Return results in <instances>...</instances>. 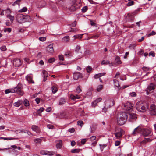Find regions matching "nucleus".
I'll return each instance as SVG.
<instances>
[{
  "mask_svg": "<svg viewBox=\"0 0 156 156\" xmlns=\"http://www.w3.org/2000/svg\"><path fill=\"white\" fill-rule=\"evenodd\" d=\"M128 115L125 112L119 113L117 116V122L120 125H123L126 122Z\"/></svg>",
  "mask_w": 156,
  "mask_h": 156,
  "instance_id": "f257e3e1",
  "label": "nucleus"
},
{
  "mask_svg": "<svg viewBox=\"0 0 156 156\" xmlns=\"http://www.w3.org/2000/svg\"><path fill=\"white\" fill-rule=\"evenodd\" d=\"M148 108V105L145 102L140 101L137 102L136 104V108L140 112H145Z\"/></svg>",
  "mask_w": 156,
  "mask_h": 156,
  "instance_id": "f03ea898",
  "label": "nucleus"
},
{
  "mask_svg": "<svg viewBox=\"0 0 156 156\" xmlns=\"http://www.w3.org/2000/svg\"><path fill=\"white\" fill-rule=\"evenodd\" d=\"M142 134L145 136H152V133L151 129H144L143 128V129L142 130Z\"/></svg>",
  "mask_w": 156,
  "mask_h": 156,
  "instance_id": "7ed1b4c3",
  "label": "nucleus"
},
{
  "mask_svg": "<svg viewBox=\"0 0 156 156\" xmlns=\"http://www.w3.org/2000/svg\"><path fill=\"white\" fill-rule=\"evenodd\" d=\"M124 109L127 111H132L134 107L133 104H131L129 102H127L124 105Z\"/></svg>",
  "mask_w": 156,
  "mask_h": 156,
  "instance_id": "20e7f679",
  "label": "nucleus"
},
{
  "mask_svg": "<svg viewBox=\"0 0 156 156\" xmlns=\"http://www.w3.org/2000/svg\"><path fill=\"white\" fill-rule=\"evenodd\" d=\"M143 129V127L141 125H140L134 129L132 134L134 135H136L139 133L142 134Z\"/></svg>",
  "mask_w": 156,
  "mask_h": 156,
  "instance_id": "39448f33",
  "label": "nucleus"
},
{
  "mask_svg": "<svg viewBox=\"0 0 156 156\" xmlns=\"http://www.w3.org/2000/svg\"><path fill=\"white\" fill-rule=\"evenodd\" d=\"M128 115H129V118L128 119V121L131 122H133L136 120L137 119L136 115L133 113H129L128 114Z\"/></svg>",
  "mask_w": 156,
  "mask_h": 156,
  "instance_id": "423d86ee",
  "label": "nucleus"
},
{
  "mask_svg": "<svg viewBox=\"0 0 156 156\" xmlns=\"http://www.w3.org/2000/svg\"><path fill=\"white\" fill-rule=\"evenodd\" d=\"M24 17L25 16L22 14H18L16 17L17 21L20 23H24Z\"/></svg>",
  "mask_w": 156,
  "mask_h": 156,
  "instance_id": "0eeeda50",
  "label": "nucleus"
},
{
  "mask_svg": "<svg viewBox=\"0 0 156 156\" xmlns=\"http://www.w3.org/2000/svg\"><path fill=\"white\" fill-rule=\"evenodd\" d=\"M13 62V65L16 67L20 66L22 64L21 61L19 59L15 58Z\"/></svg>",
  "mask_w": 156,
  "mask_h": 156,
  "instance_id": "6e6552de",
  "label": "nucleus"
},
{
  "mask_svg": "<svg viewBox=\"0 0 156 156\" xmlns=\"http://www.w3.org/2000/svg\"><path fill=\"white\" fill-rule=\"evenodd\" d=\"M116 132L114 133L115 137L117 138H119L121 137L122 135V130L120 128L115 130Z\"/></svg>",
  "mask_w": 156,
  "mask_h": 156,
  "instance_id": "1a4fd4ad",
  "label": "nucleus"
},
{
  "mask_svg": "<svg viewBox=\"0 0 156 156\" xmlns=\"http://www.w3.org/2000/svg\"><path fill=\"white\" fill-rule=\"evenodd\" d=\"M150 114L151 115H156V112L155 110V107L154 105L152 104L151 105L150 107Z\"/></svg>",
  "mask_w": 156,
  "mask_h": 156,
  "instance_id": "9d476101",
  "label": "nucleus"
},
{
  "mask_svg": "<svg viewBox=\"0 0 156 156\" xmlns=\"http://www.w3.org/2000/svg\"><path fill=\"white\" fill-rule=\"evenodd\" d=\"M40 153L42 155H48L50 156L53 155L54 154L53 152H50L45 150L41 151Z\"/></svg>",
  "mask_w": 156,
  "mask_h": 156,
  "instance_id": "9b49d317",
  "label": "nucleus"
},
{
  "mask_svg": "<svg viewBox=\"0 0 156 156\" xmlns=\"http://www.w3.org/2000/svg\"><path fill=\"white\" fill-rule=\"evenodd\" d=\"M114 104L113 100L112 99L109 100L107 101L105 103V107L109 108L112 106Z\"/></svg>",
  "mask_w": 156,
  "mask_h": 156,
  "instance_id": "f8f14e48",
  "label": "nucleus"
},
{
  "mask_svg": "<svg viewBox=\"0 0 156 156\" xmlns=\"http://www.w3.org/2000/svg\"><path fill=\"white\" fill-rule=\"evenodd\" d=\"M75 51L76 53L79 54V58H80L83 56V55L80 50V47L79 46L77 45L76 46Z\"/></svg>",
  "mask_w": 156,
  "mask_h": 156,
  "instance_id": "ddd939ff",
  "label": "nucleus"
},
{
  "mask_svg": "<svg viewBox=\"0 0 156 156\" xmlns=\"http://www.w3.org/2000/svg\"><path fill=\"white\" fill-rule=\"evenodd\" d=\"M32 76L31 74H28L26 76L27 81L30 83H34V82L32 80Z\"/></svg>",
  "mask_w": 156,
  "mask_h": 156,
  "instance_id": "4468645a",
  "label": "nucleus"
},
{
  "mask_svg": "<svg viewBox=\"0 0 156 156\" xmlns=\"http://www.w3.org/2000/svg\"><path fill=\"white\" fill-rule=\"evenodd\" d=\"M47 51L50 53H52L54 52L53 44H51L47 47Z\"/></svg>",
  "mask_w": 156,
  "mask_h": 156,
  "instance_id": "2eb2a0df",
  "label": "nucleus"
},
{
  "mask_svg": "<svg viewBox=\"0 0 156 156\" xmlns=\"http://www.w3.org/2000/svg\"><path fill=\"white\" fill-rule=\"evenodd\" d=\"M62 145V140H58L56 145V147L57 149H60L61 148Z\"/></svg>",
  "mask_w": 156,
  "mask_h": 156,
  "instance_id": "dca6fc26",
  "label": "nucleus"
},
{
  "mask_svg": "<svg viewBox=\"0 0 156 156\" xmlns=\"http://www.w3.org/2000/svg\"><path fill=\"white\" fill-rule=\"evenodd\" d=\"M102 99L101 98H99L96 99L94 101H93L92 103V105L94 107L96 106L97 103L101 101Z\"/></svg>",
  "mask_w": 156,
  "mask_h": 156,
  "instance_id": "f3484780",
  "label": "nucleus"
},
{
  "mask_svg": "<svg viewBox=\"0 0 156 156\" xmlns=\"http://www.w3.org/2000/svg\"><path fill=\"white\" fill-rule=\"evenodd\" d=\"M67 8L70 11L73 12L74 11H75L76 9V4L74 3L71 6L68 5Z\"/></svg>",
  "mask_w": 156,
  "mask_h": 156,
  "instance_id": "a211bd4d",
  "label": "nucleus"
},
{
  "mask_svg": "<svg viewBox=\"0 0 156 156\" xmlns=\"http://www.w3.org/2000/svg\"><path fill=\"white\" fill-rule=\"evenodd\" d=\"M31 129L33 131L37 133H39L40 132L39 128L38 126L36 125H32L31 127Z\"/></svg>",
  "mask_w": 156,
  "mask_h": 156,
  "instance_id": "6ab92c4d",
  "label": "nucleus"
},
{
  "mask_svg": "<svg viewBox=\"0 0 156 156\" xmlns=\"http://www.w3.org/2000/svg\"><path fill=\"white\" fill-rule=\"evenodd\" d=\"M42 73L44 77L43 80L44 81H45L47 80V78L48 76L49 75L48 72L45 70H43Z\"/></svg>",
  "mask_w": 156,
  "mask_h": 156,
  "instance_id": "aec40b11",
  "label": "nucleus"
},
{
  "mask_svg": "<svg viewBox=\"0 0 156 156\" xmlns=\"http://www.w3.org/2000/svg\"><path fill=\"white\" fill-rule=\"evenodd\" d=\"M23 101L21 100H19L17 102H16L14 103V105L15 107H19L23 103Z\"/></svg>",
  "mask_w": 156,
  "mask_h": 156,
  "instance_id": "412c9836",
  "label": "nucleus"
},
{
  "mask_svg": "<svg viewBox=\"0 0 156 156\" xmlns=\"http://www.w3.org/2000/svg\"><path fill=\"white\" fill-rule=\"evenodd\" d=\"M16 90L13 88H9L6 89L5 90V92L6 94H8L9 93H14L15 92Z\"/></svg>",
  "mask_w": 156,
  "mask_h": 156,
  "instance_id": "4be33fe9",
  "label": "nucleus"
},
{
  "mask_svg": "<svg viewBox=\"0 0 156 156\" xmlns=\"http://www.w3.org/2000/svg\"><path fill=\"white\" fill-rule=\"evenodd\" d=\"M73 78L75 80H77L79 78V72L73 73Z\"/></svg>",
  "mask_w": 156,
  "mask_h": 156,
  "instance_id": "5701e85b",
  "label": "nucleus"
},
{
  "mask_svg": "<svg viewBox=\"0 0 156 156\" xmlns=\"http://www.w3.org/2000/svg\"><path fill=\"white\" fill-rule=\"evenodd\" d=\"M25 22H30L31 21V17L30 16H25V17H24V19Z\"/></svg>",
  "mask_w": 156,
  "mask_h": 156,
  "instance_id": "b1692460",
  "label": "nucleus"
},
{
  "mask_svg": "<svg viewBox=\"0 0 156 156\" xmlns=\"http://www.w3.org/2000/svg\"><path fill=\"white\" fill-rule=\"evenodd\" d=\"M6 17L10 20V21L12 23H13V21L15 19V18L14 16H12L10 14L7 15Z\"/></svg>",
  "mask_w": 156,
  "mask_h": 156,
  "instance_id": "393cba45",
  "label": "nucleus"
},
{
  "mask_svg": "<svg viewBox=\"0 0 156 156\" xmlns=\"http://www.w3.org/2000/svg\"><path fill=\"white\" fill-rule=\"evenodd\" d=\"M115 60L116 63L118 64H120L122 63L120 58L118 56L116 57Z\"/></svg>",
  "mask_w": 156,
  "mask_h": 156,
  "instance_id": "a878e982",
  "label": "nucleus"
},
{
  "mask_svg": "<svg viewBox=\"0 0 156 156\" xmlns=\"http://www.w3.org/2000/svg\"><path fill=\"white\" fill-rule=\"evenodd\" d=\"M0 139H2L5 140H16L18 139L17 138H6L5 137H0Z\"/></svg>",
  "mask_w": 156,
  "mask_h": 156,
  "instance_id": "bb28decb",
  "label": "nucleus"
},
{
  "mask_svg": "<svg viewBox=\"0 0 156 156\" xmlns=\"http://www.w3.org/2000/svg\"><path fill=\"white\" fill-rule=\"evenodd\" d=\"M66 102V100L65 98H61L59 100V105H61L65 103Z\"/></svg>",
  "mask_w": 156,
  "mask_h": 156,
  "instance_id": "cd10ccee",
  "label": "nucleus"
},
{
  "mask_svg": "<svg viewBox=\"0 0 156 156\" xmlns=\"http://www.w3.org/2000/svg\"><path fill=\"white\" fill-rule=\"evenodd\" d=\"M113 81L115 86L117 87H118L120 86L119 82L117 80L114 79L113 80Z\"/></svg>",
  "mask_w": 156,
  "mask_h": 156,
  "instance_id": "c85d7f7f",
  "label": "nucleus"
},
{
  "mask_svg": "<svg viewBox=\"0 0 156 156\" xmlns=\"http://www.w3.org/2000/svg\"><path fill=\"white\" fill-rule=\"evenodd\" d=\"M27 8L26 7H23V8H22L21 9L19 10L18 11V12H20V13H22V12H26L27 11Z\"/></svg>",
  "mask_w": 156,
  "mask_h": 156,
  "instance_id": "c756f323",
  "label": "nucleus"
},
{
  "mask_svg": "<svg viewBox=\"0 0 156 156\" xmlns=\"http://www.w3.org/2000/svg\"><path fill=\"white\" fill-rule=\"evenodd\" d=\"M69 36H66L62 39V41L65 42H67L69 41Z\"/></svg>",
  "mask_w": 156,
  "mask_h": 156,
  "instance_id": "7c9ffc66",
  "label": "nucleus"
},
{
  "mask_svg": "<svg viewBox=\"0 0 156 156\" xmlns=\"http://www.w3.org/2000/svg\"><path fill=\"white\" fill-rule=\"evenodd\" d=\"M4 12L5 14H6V15H10V14L12 12L11 10L9 8H8L6 9L5 10Z\"/></svg>",
  "mask_w": 156,
  "mask_h": 156,
  "instance_id": "2f4dec72",
  "label": "nucleus"
},
{
  "mask_svg": "<svg viewBox=\"0 0 156 156\" xmlns=\"http://www.w3.org/2000/svg\"><path fill=\"white\" fill-rule=\"evenodd\" d=\"M80 151V149H73L71 150V152L72 153H78Z\"/></svg>",
  "mask_w": 156,
  "mask_h": 156,
  "instance_id": "473e14b6",
  "label": "nucleus"
},
{
  "mask_svg": "<svg viewBox=\"0 0 156 156\" xmlns=\"http://www.w3.org/2000/svg\"><path fill=\"white\" fill-rule=\"evenodd\" d=\"M90 139L91 141L94 140L93 144H96L97 143V142L95 140L96 139V136H92L90 137Z\"/></svg>",
  "mask_w": 156,
  "mask_h": 156,
  "instance_id": "72a5a7b5",
  "label": "nucleus"
},
{
  "mask_svg": "<svg viewBox=\"0 0 156 156\" xmlns=\"http://www.w3.org/2000/svg\"><path fill=\"white\" fill-rule=\"evenodd\" d=\"M65 55L67 57L72 55V53L70 51H67L65 53Z\"/></svg>",
  "mask_w": 156,
  "mask_h": 156,
  "instance_id": "f704fd0d",
  "label": "nucleus"
},
{
  "mask_svg": "<svg viewBox=\"0 0 156 156\" xmlns=\"http://www.w3.org/2000/svg\"><path fill=\"white\" fill-rule=\"evenodd\" d=\"M44 110V108H41L37 110V113L38 115L41 116V112Z\"/></svg>",
  "mask_w": 156,
  "mask_h": 156,
  "instance_id": "c9c22d12",
  "label": "nucleus"
},
{
  "mask_svg": "<svg viewBox=\"0 0 156 156\" xmlns=\"http://www.w3.org/2000/svg\"><path fill=\"white\" fill-rule=\"evenodd\" d=\"M24 104L25 106H28L29 105V101L26 99H25L24 101Z\"/></svg>",
  "mask_w": 156,
  "mask_h": 156,
  "instance_id": "e433bc0d",
  "label": "nucleus"
},
{
  "mask_svg": "<svg viewBox=\"0 0 156 156\" xmlns=\"http://www.w3.org/2000/svg\"><path fill=\"white\" fill-rule=\"evenodd\" d=\"M102 65H107L109 64V61L108 60H103L101 62Z\"/></svg>",
  "mask_w": 156,
  "mask_h": 156,
  "instance_id": "4c0bfd02",
  "label": "nucleus"
},
{
  "mask_svg": "<svg viewBox=\"0 0 156 156\" xmlns=\"http://www.w3.org/2000/svg\"><path fill=\"white\" fill-rule=\"evenodd\" d=\"M83 35V34H78L77 35H74V36H73V37H74V38L75 39H76V38H81L82 37V35Z\"/></svg>",
  "mask_w": 156,
  "mask_h": 156,
  "instance_id": "58836bf2",
  "label": "nucleus"
},
{
  "mask_svg": "<svg viewBox=\"0 0 156 156\" xmlns=\"http://www.w3.org/2000/svg\"><path fill=\"white\" fill-rule=\"evenodd\" d=\"M127 3L126 5L128 6H132L134 4V2L133 1H130Z\"/></svg>",
  "mask_w": 156,
  "mask_h": 156,
  "instance_id": "ea45409f",
  "label": "nucleus"
},
{
  "mask_svg": "<svg viewBox=\"0 0 156 156\" xmlns=\"http://www.w3.org/2000/svg\"><path fill=\"white\" fill-rule=\"evenodd\" d=\"M136 46V45L135 44H130L129 46V48L131 49H134V48Z\"/></svg>",
  "mask_w": 156,
  "mask_h": 156,
  "instance_id": "a19ab883",
  "label": "nucleus"
},
{
  "mask_svg": "<svg viewBox=\"0 0 156 156\" xmlns=\"http://www.w3.org/2000/svg\"><path fill=\"white\" fill-rule=\"evenodd\" d=\"M21 2L20 0H17L15 1L14 3L12 4V5L15 6L16 5H19L20 2Z\"/></svg>",
  "mask_w": 156,
  "mask_h": 156,
  "instance_id": "79ce46f5",
  "label": "nucleus"
},
{
  "mask_svg": "<svg viewBox=\"0 0 156 156\" xmlns=\"http://www.w3.org/2000/svg\"><path fill=\"white\" fill-rule=\"evenodd\" d=\"M4 31L5 32H8L9 33L10 32L12 31V29L10 28H5L4 30Z\"/></svg>",
  "mask_w": 156,
  "mask_h": 156,
  "instance_id": "37998d69",
  "label": "nucleus"
},
{
  "mask_svg": "<svg viewBox=\"0 0 156 156\" xmlns=\"http://www.w3.org/2000/svg\"><path fill=\"white\" fill-rule=\"evenodd\" d=\"M34 141L35 143H38L41 142V140L40 138H37L34 139Z\"/></svg>",
  "mask_w": 156,
  "mask_h": 156,
  "instance_id": "c03bdc74",
  "label": "nucleus"
},
{
  "mask_svg": "<svg viewBox=\"0 0 156 156\" xmlns=\"http://www.w3.org/2000/svg\"><path fill=\"white\" fill-rule=\"evenodd\" d=\"M88 7L87 6H85L83 7L81 9L82 12H86L87 10Z\"/></svg>",
  "mask_w": 156,
  "mask_h": 156,
  "instance_id": "a18cd8bd",
  "label": "nucleus"
},
{
  "mask_svg": "<svg viewBox=\"0 0 156 156\" xmlns=\"http://www.w3.org/2000/svg\"><path fill=\"white\" fill-rule=\"evenodd\" d=\"M96 130V128L94 127H90V130L91 133H94Z\"/></svg>",
  "mask_w": 156,
  "mask_h": 156,
  "instance_id": "49530a36",
  "label": "nucleus"
},
{
  "mask_svg": "<svg viewBox=\"0 0 156 156\" xmlns=\"http://www.w3.org/2000/svg\"><path fill=\"white\" fill-rule=\"evenodd\" d=\"M92 68L90 66H88L86 68V70L87 72H90L92 70Z\"/></svg>",
  "mask_w": 156,
  "mask_h": 156,
  "instance_id": "de8ad7c7",
  "label": "nucleus"
},
{
  "mask_svg": "<svg viewBox=\"0 0 156 156\" xmlns=\"http://www.w3.org/2000/svg\"><path fill=\"white\" fill-rule=\"evenodd\" d=\"M70 99L73 100H75L76 99V96L73 94H71L70 96Z\"/></svg>",
  "mask_w": 156,
  "mask_h": 156,
  "instance_id": "09e8293b",
  "label": "nucleus"
},
{
  "mask_svg": "<svg viewBox=\"0 0 156 156\" xmlns=\"http://www.w3.org/2000/svg\"><path fill=\"white\" fill-rule=\"evenodd\" d=\"M39 39L41 41H44L46 40V38L45 37H39Z\"/></svg>",
  "mask_w": 156,
  "mask_h": 156,
  "instance_id": "8fccbe9b",
  "label": "nucleus"
},
{
  "mask_svg": "<svg viewBox=\"0 0 156 156\" xmlns=\"http://www.w3.org/2000/svg\"><path fill=\"white\" fill-rule=\"evenodd\" d=\"M149 56H152L153 57H154L155 56V53L153 51H150L149 53Z\"/></svg>",
  "mask_w": 156,
  "mask_h": 156,
  "instance_id": "3c124183",
  "label": "nucleus"
},
{
  "mask_svg": "<svg viewBox=\"0 0 156 156\" xmlns=\"http://www.w3.org/2000/svg\"><path fill=\"white\" fill-rule=\"evenodd\" d=\"M77 123L78 125L82 126L83 125V122L82 121H78L77 122Z\"/></svg>",
  "mask_w": 156,
  "mask_h": 156,
  "instance_id": "603ef678",
  "label": "nucleus"
},
{
  "mask_svg": "<svg viewBox=\"0 0 156 156\" xmlns=\"http://www.w3.org/2000/svg\"><path fill=\"white\" fill-rule=\"evenodd\" d=\"M55 60V58H51L48 60V62L49 63L53 62Z\"/></svg>",
  "mask_w": 156,
  "mask_h": 156,
  "instance_id": "864d4df0",
  "label": "nucleus"
},
{
  "mask_svg": "<svg viewBox=\"0 0 156 156\" xmlns=\"http://www.w3.org/2000/svg\"><path fill=\"white\" fill-rule=\"evenodd\" d=\"M71 30H70L69 31L70 32H75L77 31L78 29L77 28H71Z\"/></svg>",
  "mask_w": 156,
  "mask_h": 156,
  "instance_id": "5fc2aeb1",
  "label": "nucleus"
},
{
  "mask_svg": "<svg viewBox=\"0 0 156 156\" xmlns=\"http://www.w3.org/2000/svg\"><path fill=\"white\" fill-rule=\"evenodd\" d=\"M1 50L2 51H4L6 50V48L5 46H3L0 48Z\"/></svg>",
  "mask_w": 156,
  "mask_h": 156,
  "instance_id": "6e6d98bb",
  "label": "nucleus"
},
{
  "mask_svg": "<svg viewBox=\"0 0 156 156\" xmlns=\"http://www.w3.org/2000/svg\"><path fill=\"white\" fill-rule=\"evenodd\" d=\"M59 58L60 60L62 61L64 60L63 56L62 55H59Z\"/></svg>",
  "mask_w": 156,
  "mask_h": 156,
  "instance_id": "4d7b16f0",
  "label": "nucleus"
},
{
  "mask_svg": "<svg viewBox=\"0 0 156 156\" xmlns=\"http://www.w3.org/2000/svg\"><path fill=\"white\" fill-rule=\"evenodd\" d=\"M129 94L131 97H135L136 96V93L134 92L130 93Z\"/></svg>",
  "mask_w": 156,
  "mask_h": 156,
  "instance_id": "13d9d810",
  "label": "nucleus"
},
{
  "mask_svg": "<svg viewBox=\"0 0 156 156\" xmlns=\"http://www.w3.org/2000/svg\"><path fill=\"white\" fill-rule=\"evenodd\" d=\"M154 88H147V94H148L151 91L153 90Z\"/></svg>",
  "mask_w": 156,
  "mask_h": 156,
  "instance_id": "bf43d9fd",
  "label": "nucleus"
},
{
  "mask_svg": "<svg viewBox=\"0 0 156 156\" xmlns=\"http://www.w3.org/2000/svg\"><path fill=\"white\" fill-rule=\"evenodd\" d=\"M155 34H156V33L155 31H152L151 33H150L148 34V36H150L151 35H155Z\"/></svg>",
  "mask_w": 156,
  "mask_h": 156,
  "instance_id": "052dcab7",
  "label": "nucleus"
},
{
  "mask_svg": "<svg viewBox=\"0 0 156 156\" xmlns=\"http://www.w3.org/2000/svg\"><path fill=\"white\" fill-rule=\"evenodd\" d=\"M41 92V91H39L38 93L35 94L31 96V98H34L36 97L38 94H40Z\"/></svg>",
  "mask_w": 156,
  "mask_h": 156,
  "instance_id": "680f3d73",
  "label": "nucleus"
},
{
  "mask_svg": "<svg viewBox=\"0 0 156 156\" xmlns=\"http://www.w3.org/2000/svg\"><path fill=\"white\" fill-rule=\"evenodd\" d=\"M142 69L145 71H147L149 70V68L148 67H143L142 68Z\"/></svg>",
  "mask_w": 156,
  "mask_h": 156,
  "instance_id": "e2e57ef3",
  "label": "nucleus"
},
{
  "mask_svg": "<svg viewBox=\"0 0 156 156\" xmlns=\"http://www.w3.org/2000/svg\"><path fill=\"white\" fill-rule=\"evenodd\" d=\"M47 127L49 129H52L53 127V126L52 125L48 124L47 125Z\"/></svg>",
  "mask_w": 156,
  "mask_h": 156,
  "instance_id": "0e129e2a",
  "label": "nucleus"
},
{
  "mask_svg": "<svg viewBox=\"0 0 156 156\" xmlns=\"http://www.w3.org/2000/svg\"><path fill=\"white\" fill-rule=\"evenodd\" d=\"M35 100L37 104H39L40 102V98H36L35 99Z\"/></svg>",
  "mask_w": 156,
  "mask_h": 156,
  "instance_id": "69168bd1",
  "label": "nucleus"
},
{
  "mask_svg": "<svg viewBox=\"0 0 156 156\" xmlns=\"http://www.w3.org/2000/svg\"><path fill=\"white\" fill-rule=\"evenodd\" d=\"M120 142L119 141H116L115 142V146H118L120 144Z\"/></svg>",
  "mask_w": 156,
  "mask_h": 156,
  "instance_id": "338daca9",
  "label": "nucleus"
},
{
  "mask_svg": "<svg viewBox=\"0 0 156 156\" xmlns=\"http://www.w3.org/2000/svg\"><path fill=\"white\" fill-rule=\"evenodd\" d=\"M58 90V88H52V91L53 93H55Z\"/></svg>",
  "mask_w": 156,
  "mask_h": 156,
  "instance_id": "774afa93",
  "label": "nucleus"
}]
</instances>
